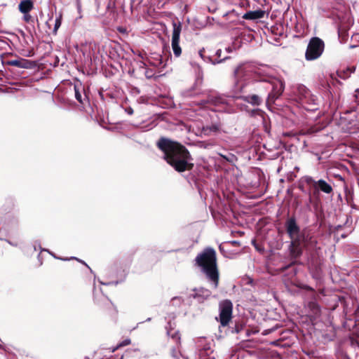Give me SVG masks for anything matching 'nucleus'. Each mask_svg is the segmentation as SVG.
I'll list each match as a JSON object with an SVG mask.
<instances>
[{
	"instance_id": "3",
	"label": "nucleus",
	"mask_w": 359,
	"mask_h": 359,
	"mask_svg": "<svg viewBox=\"0 0 359 359\" xmlns=\"http://www.w3.org/2000/svg\"><path fill=\"white\" fill-rule=\"evenodd\" d=\"M196 265L201 268L207 279L212 283L214 289H217L219 283V272L217 266V253L210 247L205 248L195 258Z\"/></svg>"
},
{
	"instance_id": "5",
	"label": "nucleus",
	"mask_w": 359,
	"mask_h": 359,
	"mask_svg": "<svg viewBox=\"0 0 359 359\" xmlns=\"http://www.w3.org/2000/svg\"><path fill=\"white\" fill-rule=\"evenodd\" d=\"M102 316L104 320L116 323L118 319V309L114 304L104 295L95 297Z\"/></svg>"
},
{
	"instance_id": "27",
	"label": "nucleus",
	"mask_w": 359,
	"mask_h": 359,
	"mask_svg": "<svg viewBox=\"0 0 359 359\" xmlns=\"http://www.w3.org/2000/svg\"><path fill=\"white\" fill-rule=\"evenodd\" d=\"M131 340L130 339H126L121 341L120 344H118L115 348H113L112 352H114L116 350L118 349L119 348L128 346L130 344Z\"/></svg>"
},
{
	"instance_id": "8",
	"label": "nucleus",
	"mask_w": 359,
	"mask_h": 359,
	"mask_svg": "<svg viewBox=\"0 0 359 359\" xmlns=\"http://www.w3.org/2000/svg\"><path fill=\"white\" fill-rule=\"evenodd\" d=\"M269 83L272 86V90L269 93L266 99L268 106L273 104L276 100L282 95L285 89V83L281 79H273Z\"/></svg>"
},
{
	"instance_id": "16",
	"label": "nucleus",
	"mask_w": 359,
	"mask_h": 359,
	"mask_svg": "<svg viewBox=\"0 0 359 359\" xmlns=\"http://www.w3.org/2000/svg\"><path fill=\"white\" fill-rule=\"evenodd\" d=\"M338 34L340 42L345 43L348 39V30L344 28H339Z\"/></svg>"
},
{
	"instance_id": "33",
	"label": "nucleus",
	"mask_w": 359,
	"mask_h": 359,
	"mask_svg": "<svg viewBox=\"0 0 359 359\" xmlns=\"http://www.w3.org/2000/svg\"><path fill=\"white\" fill-rule=\"evenodd\" d=\"M126 111L130 115L133 114V109L131 107L126 108Z\"/></svg>"
},
{
	"instance_id": "44",
	"label": "nucleus",
	"mask_w": 359,
	"mask_h": 359,
	"mask_svg": "<svg viewBox=\"0 0 359 359\" xmlns=\"http://www.w3.org/2000/svg\"><path fill=\"white\" fill-rule=\"evenodd\" d=\"M226 58H227V57H225V58H224V59H221V60H219L217 61V63H219V62H221L222 60H225V59H226Z\"/></svg>"
},
{
	"instance_id": "37",
	"label": "nucleus",
	"mask_w": 359,
	"mask_h": 359,
	"mask_svg": "<svg viewBox=\"0 0 359 359\" xmlns=\"http://www.w3.org/2000/svg\"><path fill=\"white\" fill-rule=\"evenodd\" d=\"M71 259H76V260H77L78 262H81V263H82V264H85L86 266H87V264H86L83 261L80 260V259H78V258H76V257H72Z\"/></svg>"
},
{
	"instance_id": "48",
	"label": "nucleus",
	"mask_w": 359,
	"mask_h": 359,
	"mask_svg": "<svg viewBox=\"0 0 359 359\" xmlns=\"http://www.w3.org/2000/svg\"><path fill=\"white\" fill-rule=\"evenodd\" d=\"M85 359H90L89 358H85Z\"/></svg>"
},
{
	"instance_id": "18",
	"label": "nucleus",
	"mask_w": 359,
	"mask_h": 359,
	"mask_svg": "<svg viewBox=\"0 0 359 359\" xmlns=\"http://www.w3.org/2000/svg\"><path fill=\"white\" fill-rule=\"evenodd\" d=\"M168 334L172 337V339L175 341V343L177 346L180 345V334L178 331H174L170 330L168 331Z\"/></svg>"
},
{
	"instance_id": "43",
	"label": "nucleus",
	"mask_w": 359,
	"mask_h": 359,
	"mask_svg": "<svg viewBox=\"0 0 359 359\" xmlns=\"http://www.w3.org/2000/svg\"><path fill=\"white\" fill-rule=\"evenodd\" d=\"M231 243L233 245H236L238 243L237 241H232Z\"/></svg>"
},
{
	"instance_id": "32",
	"label": "nucleus",
	"mask_w": 359,
	"mask_h": 359,
	"mask_svg": "<svg viewBox=\"0 0 359 359\" xmlns=\"http://www.w3.org/2000/svg\"><path fill=\"white\" fill-rule=\"evenodd\" d=\"M24 19L27 22H29L32 19V16L28 13L27 14H25Z\"/></svg>"
},
{
	"instance_id": "15",
	"label": "nucleus",
	"mask_w": 359,
	"mask_h": 359,
	"mask_svg": "<svg viewBox=\"0 0 359 359\" xmlns=\"http://www.w3.org/2000/svg\"><path fill=\"white\" fill-rule=\"evenodd\" d=\"M19 11L23 13L27 14L34 8V3L32 0H22L19 6Z\"/></svg>"
},
{
	"instance_id": "12",
	"label": "nucleus",
	"mask_w": 359,
	"mask_h": 359,
	"mask_svg": "<svg viewBox=\"0 0 359 359\" xmlns=\"http://www.w3.org/2000/svg\"><path fill=\"white\" fill-rule=\"evenodd\" d=\"M265 15V11L262 9H258L256 11H250L246 12L243 15V19L248 20H255L263 18Z\"/></svg>"
},
{
	"instance_id": "13",
	"label": "nucleus",
	"mask_w": 359,
	"mask_h": 359,
	"mask_svg": "<svg viewBox=\"0 0 359 359\" xmlns=\"http://www.w3.org/2000/svg\"><path fill=\"white\" fill-rule=\"evenodd\" d=\"M238 98L252 106H259L262 103V97L256 94L240 96Z\"/></svg>"
},
{
	"instance_id": "45",
	"label": "nucleus",
	"mask_w": 359,
	"mask_h": 359,
	"mask_svg": "<svg viewBox=\"0 0 359 359\" xmlns=\"http://www.w3.org/2000/svg\"><path fill=\"white\" fill-rule=\"evenodd\" d=\"M149 75H150V73H148V75H147V77H150V76H149Z\"/></svg>"
},
{
	"instance_id": "38",
	"label": "nucleus",
	"mask_w": 359,
	"mask_h": 359,
	"mask_svg": "<svg viewBox=\"0 0 359 359\" xmlns=\"http://www.w3.org/2000/svg\"><path fill=\"white\" fill-rule=\"evenodd\" d=\"M221 53H222V50L220 49L217 50V52H216V55L218 57H221Z\"/></svg>"
},
{
	"instance_id": "25",
	"label": "nucleus",
	"mask_w": 359,
	"mask_h": 359,
	"mask_svg": "<svg viewBox=\"0 0 359 359\" xmlns=\"http://www.w3.org/2000/svg\"><path fill=\"white\" fill-rule=\"evenodd\" d=\"M349 124L351 125L348 128L349 130L359 129V117H357L355 120H351Z\"/></svg>"
},
{
	"instance_id": "9",
	"label": "nucleus",
	"mask_w": 359,
	"mask_h": 359,
	"mask_svg": "<svg viewBox=\"0 0 359 359\" xmlns=\"http://www.w3.org/2000/svg\"><path fill=\"white\" fill-rule=\"evenodd\" d=\"M172 49L175 57H178L182 54V48L180 46V34L182 29V25L180 21H172Z\"/></svg>"
},
{
	"instance_id": "47",
	"label": "nucleus",
	"mask_w": 359,
	"mask_h": 359,
	"mask_svg": "<svg viewBox=\"0 0 359 359\" xmlns=\"http://www.w3.org/2000/svg\"><path fill=\"white\" fill-rule=\"evenodd\" d=\"M2 348V346L0 344V348Z\"/></svg>"
},
{
	"instance_id": "26",
	"label": "nucleus",
	"mask_w": 359,
	"mask_h": 359,
	"mask_svg": "<svg viewBox=\"0 0 359 359\" xmlns=\"http://www.w3.org/2000/svg\"><path fill=\"white\" fill-rule=\"evenodd\" d=\"M211 294V292L208 290V289H205V288H201L200 290H198V292L196 293V295L198 296H201V295H203L204 297H205L206 298L207 297H209Z\"/></svg>"
},
{
	"instance_id": "41",
	"label": "nucleus",
	"mask_w": 359,
	"mask_h": 359,
	"mask_svg": "<svg viewBox=\"0 0 359 359\" xmlns=\"http://www.w3.org/2000/svg\"><path fill=\"white\" fill-rule=\"evenodd\" d=\"M204 51H205V50H204V49H202V50H199V55H200V56H201V57H203V52H204Z\"/></svg>"
},
{
	"instance_id": "6",
	"label": "nucleus",
	"mask_w": 359,
	"mask_h": 359,
	"mask_svg": "<svg viewBox=\"0 0 359 359\" xmlns=\"http://www.w3.org/2000/svg\"><path fill=\"white\" fill-rule=\"evenodd\" d=\"M325 44L323 39L318 36L310 39L305 52V59L313 61L318 59L325 50Z\"/></svg>"
},
{
	"instance_id": "39",
	"label": "nucleus",
	"mask_w": 359,
	"mask_h": 359,
	"mask_svg": "<svg viewBox=\"0 0 359 359\" xmlns=\"http://www.w3.org/2000/svg\"><path fill=\"white\" fill-rule=\"evenodd\" d=\"M219 156L221 157H222L224 159L226 160L227 161H231V160L226 156H224V155H222V154H219Z\"/></svg>"
},
{
	"instance_id": "1",
	"label": "nucleus",
	"mask_w": 359,
	"mask_h": 359,
	"mask_svg": "<svg viewBox=\"0 0 359 359\" xmlns=\"http://www.w3.org/2000/svg\"><path fill=\"white\" fill-rule=\"evenodd\" d=\"M285 227L290 239L288 251L291 259L295 260L299 258L304 249H320L318 247L317 238L311 230L306 228L301 229L294 216L286 219Z\"/></svg>"
},
{
	"instance_id": "7",
	"label": "nucleus",
	"mask_w": 359,
	"mask_h": 359,
	"mask_svg": "<svg viewBox=\"0 0 359 359\" xmlns=\"http://www.w3.org/2000/svg\"><path fill=\"white\" fill-rule=\"evenodd\" d=\"M304 182L308 186V202L315 210H318L321 204L320 191L314 183L315 180L312 177H305Z\"/></svg>"
},
{
	"instance_id": "34",
	"label": "nucleus",
	"mask_w": 359,
	"mask_h": 359,
	"mask_svg": "<svg viewBox=\"0 0 359 359\" xmlns=\"http://www.w3.org/2000/svg\"><path fill=\"white\" fill-rule=\"evenodd\" d=\"M158 64H155V65H161L163 62H162V56L161 55H158Z\"/></svg>"
},
{
	"instance_id": "46",
	"label": "nucleus",
	"mask_w": 359,
	"mask_h": 359,
	"mask_svg": "<svg viewBox=\"0 0 359 359\" xmlns=\"http://www.w3.org/2000/svg\"><path fill=\"white\" fill-rule=\"evenodd\" d=\"M149 75H150V73H148V75H147V77H150V76H149Z\"/></svg>"
},
{
	"instance_id": "22",
	"label": "nucleus",
	"mask_w": 359,
	"mask_h": 359,
	"mask_svg": "<svg viewBox=\"0 0 359 359\" xmlns=\"http://www.w3.org/2000/svg\"><path fill=\"white\" fill-rule=\"evenodd\" d=\"M74 93H75V97H76V99L80 103H83L82 97H81V92H80L81 88V85H80V86L74 85Z\"/></svg>"
},
{
	"instance_id": "30",
	"label": "nucleus",
	"mask_w": 359,
	"mask_h": 359,
	"mask_svg": "<svg viewBox=\"0 0 359 359\" xmlns=\"http://www.w3.org/2000/svg\"><path fill=\"white\" fill-rule=\"evenodd\" d=\"M301 288L308 291H311L315 294V290L311 287L307 285H303L302 286H301Z\"/></svg>"
},
{
	"instance_id": "23",
	"label": "nucleus",
	"mask_w": 359,
	"mask_h": 359,
	"mask_svg": "<svg viewBox=\"0 0 359 359\" xmlns=\"http://www.w3.org/2000/svg\"><path fill=\"white\" fill-rule=\"evenodd\" d=\"M170 354H171L172 357L174 358L175 359H179L180 358L179 356L180 355V345L177 346L175 344V346H174L171 348Z\"/></svg>"
},
{
	"instance_id": "29",
	"label": "nucleus",
	"mask_w": 359,
	"mask_h": 359,
	"mask_svg": "<svg viewBox=\"0 0 359 359\" xmlns=\"http://www.w3.org/2000/svg\"><path fill=\"white\" fill-rule=\"evenodd\" d=\"M209 130L210 131H212V132L216 133V132H218L219 130V127L217 125H212L209 128Z\"/></svg>"
},
{
	"instance_id": "20",
	"label": "nucleus",
	"mask_w": 359,
	"mask_h": 359,
	"mask_svg": "<svg viewBox=\"0 0 359 359\" xmlns=\"http://www.w3.org/2000/svg\"><path fill=\"white\" fill-rule=\"evenodd\" d=\"M245 327V324L241 321H238L235 323L233 327H231V332L233 333L238 334L240 333Z\"/></svg>"
},
{
	"instance_id": "40",
	"label": "nucleus",
	"mask_w": 359,
	"mask_h": 359,
	"mask_svg": "<svg viewBox=\"0 0 359 359\" xmlns=\"http://www.w3.org/2000/svg\"><path fill=\"white\" fill-rule=\"evenodd\" d=\"M118 30L121 33H124L126 32V29L123 27H118Z\"/></svg>"
},
{
	"instance_id": "4",
	"label": "nucleus",
	"mask_w": 359,
	"mask_h": 359,
	"mask_svg": "<svg viewBox=\"0 0 359 359\" xmlns=\"http://www.w3.org/2000/svg\"><path fill=\"white\" fill-rule=\"evenodd\" d=\"M233 74L236 80L235 84L239 90H242L244 87V84L240 85L241 80H257L261 78L259 68L250 63L241 64L235 69Z\"/></svg>"
},
{
	"instance_id": "2",
	"label": "nucleus",
	"mask_w": 359,
	"mask_h": 359,
	"mask_svg": "<svg viewBox=\"0 0 359 359\" xmlns=\"http://www.w3.org/2000/svg\"><path fill=\"white\" fill-rule=\"evenodd\" d=\"M156 147L163 153V159L177 172L190 171L194 168L193 158L181 143L161 137L157 141Z\"/></svg>"
},
{
	"instance_id": "21",
	"label": "nucleus",
	"mask_w": 359,
	"mask_h": 359,
	"mask_svg": "<svg viewBox=\"0 0 359 359\" xmlns=\"http://www.w3.org/2000/svg\"><path fill=\"white\" fill-rule=\"evenodd\" d=\"M219 102H220V99L219 98H215V99H212V98H210L207 100H203L201 101V102L199 104L202 107H208V104H217Z\"/></svg>"
},
{
	"instance_id": "17",
	"label": "nucleus",
	"mask_w": 359,
	"mask_h": 359,
	"mask_svg": "<svg viewBox=\"0 0 359 359\" xmlns=\"http://www.w3.org/2000/svg\"><path fill=\"white\" fill-rule=\"evenodd\" d=\"M308 307L313 312V314L318 315L320 312V308L318 304L314 301L309 302Z\"/></svg>"
},
{
	"instance_id": "28",
	"label": "nucleus",
	"mask_w": 359,
	"mask_h": 359,
	"mask_svg": "<svg viewBox=\"0 0 359 359\" xmlns=\"http://www.w3.org/2000/svg\"><path fill=\"white\" fill-rule=\"evenodd\" d=\"M264 114V111H262L260 109H254L250 110V115L252 116H262Z\"/></svg>"
},
{
	"instance_id": "35",
	"label": "nucleus",
	"mask_w": 359,
	"mask_h": 359,
	"mask_svg": "<svg viewBox=\"0 0 359 359\" xmlns=\"http://www.w3.org/2000/svg\"><path fill=\"white\" fill-rule=\"evenodd\" d=\"M255 247L256 250L259 251V252H263L264 251V248L260 247L258 245H255Z\"/></svg>"
},
{
	"instance_id": "11",
	"label": "nucleus",
	"mask_w": 359,
	"mask_h": 359,
	"mask_svg": "<svg viewBox=\"0 0 359 359\" xmlns=\"http://www.w3.org/2000/svg\"><path fill=\"white\" fill-rule=\"evenodd\" d=\"M3 63L7 66L22 69H32L36 65V62L22 57H18L16 59H5Z\"/></svg>"
},
{
	"instance_id": "19",
	"label": "nucleus",
	"mask_w": 359,
	"mask_h": 359,
	"mask_svg": "<svg viewBox=\"0 0 359 359\" xmlns=\"http://www.w3.org/2000/svg\"><path fill=\"white\" fill-rule=\"evenodd\" d=\"M351 72H352L350 68H346V69L337 71V75L342 79H346L350 77Z\"/></svg>"
},
{
	"instance_id": "31",
	"label": "nucleus",
	"mask_w": 359,
	"mask_h": 359,
	"mask_svg": "<svg viewBox=\"0 0 359 359\" xmlns=\"http://www.w3.org/2000/svg\"><path fill=\"white\" fill-rule=\"evenodd\" d=\"M355 101L357 102L358 105H359V88L356 89L354 94Z\"/></svg>"
},
{
	"instance_id": "42",
	"label": "nucleus",
	"mask_w": 359,
	"mask_h": 359,
	"mask_svg": "<svg viewBox=\"0 0 359 359\" xmlns=\"http://www.w3.org/2000/svg\"><path fill=\"white\" fill-rule=\"evenodd\" d=\"M298 187H299V189L300 190H302V191H304V186H303V185L299 184Z\"/></svg>"
},
{
	"instance_id": "10",
	"label": "nucleus",
	"mask_w": 359,
	"mask_h": 359,
	"mask_svg": "<svg viewBox=\"0 0 359 359\" xmlns=\"http://www.w3.org/2000/svg\"><path fill=\"white\" fill-rule=\"evenodd\" d=\"M233 304L230 300H224L219 305V322L222 326L229 325L232 318Z\"/></svg>"
},
{
	"instance_id": "14",
	"label": "nucleus",
	"mask_w": 359,
	"mask_h": 359,
	"mask_svg": "<svg viewBox=\"0 0 359 359\" xmlns=\"http://www.w3.org/2000/svg\"><path fill=\"white\" fill-rule=\"evenodd\" d=\"M314 183L316 184L320 192L325 193L326 194H332V187L324 180L320 179L319 180H315Z\"/></svg>"
},
{
	"instance_id": "24",
	"label": "nucleus",
	"mask_w": 359,
	"mask_h": 359,
	"mask_svg": "<svg viewBox=\"0 0 359 359\" xmlns=\"http://www.w3.org/2000/svg\"><path fill=\"white\" fill-rule=\"evenodd\" d=\"M62 14H60L55 19V25H54V29H53V32L55 34H56L57 29H59V27L61 26V24H62Z\"/></svg>"
},
{
	"instance_id": "36",
	"label": "nucleus",
	"mask_w": 359,
	"mask_h": 359,
	"mask_svg": "<svg viewBox=\"0 0 359 359\" xmlns=\"http://www.w3.org/2000/svg\"><path fill=\"white\" fill-rule=\"evenodd\" d=\"M278 29L277 27H271V32H272V33H273L275 34H278V32H277Z\"/></svg>"
}]
</instances>
